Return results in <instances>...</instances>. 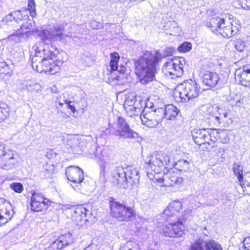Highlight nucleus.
I'll return each instance as SVG.
<instances>
[{
	"label": "nucleus",
	"instance_id": "obj_13",
	"mask_svg": "<svg viewBox=\"0 0 250 250\" xmlns=\"http://www.w3.org/2000/svg\"><path fill=\"white\" fill-rule=\"evenodd\" d=\"M157 181L158 183L163 184L162 186L164 187H169L181 184L183 179L179 177L177 173L174 172L172 169H170L167 172L164 174L162 178H159Z\"/></svg>",
	"mask_w": 250,
	"mask_h": 250
},
{
	"label": "nucleus",
	"instance_id": "obj_2",
	"mask_svg": "<svg viewBox=\"0 0 250 250\" xmlns=\"http://www.w3.org/2000/svg\"><path fill=\"white\" fill-rule=\"evenodd\" d=\"M162 58L158 51L154 54L146 51L135 62V73L141 83L145 84L153 80L156 71V65Z\"/></svg>",
	"mask_w": 250,
	"mask_h": 250
},
{
	"label": "nucleus",
	"instance_id": "obj_19",
	"mask_svg": "<svg viewBox=\"0 0 250 250\" xmlns=\"http://www.w3.org/2000/svg\"><path fill=\"white\" fill-rule=\"evenodd\" d=\"M17 162L12 151L8 150L0 157V168L4 170L13 168Z\"/></svg>",
	"mask_w": 250,
	"mask_h": 250
},
{
	"label": "nucleus",
	"instance_id": "obj_53",
	"mask_svg": "<svg viewBox=\"0 0 250 250\" xmlns=\"http://www.w3.org/2000/svg\"><path fill=\"white\" fill-rule=\"evenodd\" d=\"M50 90L52 93H58V89L55 85H53L50 88Z\"/></svg>",
	"mask_w": 250,
	"mask_h": 250
},
{
	"label": "nucleus",
	"instance_id": "obj_55",
	"mask_svg": "<svg viewBox=\"0 0 250 250\" xmlns=\"http://www.w3.org/2000/svg\"><path fill=\"white\" fill-rule=\"evenodd\" d=\"M68 104L69 108L71 110V111L73 112H74L75 110V107H74V106L73 105H72L70 104V101H68Z\"/></svg>",
	"mask_w": 250,
	"mask_h": 250
},
{
	"label": "nucleus",
	"instance_id": "obj_37",
	"mask_svg": "<svg viewBox=\"0 0 250 250\" xmlns=\"http://www.w3.org/2000/svg\"><path fill=\"white\" fill-rule=\"evenodd\" d=\"M119 59V56L117 53L114 52L111 54L110 67L112 70L115 71L117 69Z\"/></svg>",
	"mask_w": 250,
	"mask_h": 250
},
{
	"label": "nucleus",
	"instance_id": "obj_8",
	"mask_svg": "<svg viewBox=\"0 0 250 250\" xmlns=\"http://www.w3.org/2000/svg\"><path fill=\"white\" fill-rule=\"evenodd\" d=\"M170 159L166 154L157 153L154 155L147 156L145 160V163L148 168L156 173H159L162 167L169 163Z\"/></svg>",
	"mask_w": 250,
	"mask_h": 250
},
{
	"label": "nucleus",
	"instance_id": "obj_51",
	"mask_svg": "<svg viewBox=\"0 0 250 250\" xmlns=\"http://www.w3.org/2000/svg\"><path fill=\"white\" fill-rule=\"evenodd\" d=\"M83 250H98V247L94 244L89 245L87 247Z\"/></svg>",
	"mask_w": 250,
	"mask_h": 250
},
{
	"label": "nucleus",
	"instance_id": "obj_6",
	"mask_svg": "<svg viewBox=\"0 0 250 250\" xmlns=\"http://www.w3.org/2000/svg\"><path fill=\"white\" fill-rule=\"evenodd\" d=\"M179 96L184 102L195 99L201 93V87L194 80H189L185 82L179 86Z\"/></svg>",
	"mask_w": 250,
	"mask_h": 250
},
{
	"label": "nucleus",
	"instance_id": "obj_40",
	"mask_svg": "<svg viewBox=\"0 0 250 250\" xmlns=\"http://www.w3.org/2000/svg\"><path fill=\"white\" fill-rule=\"evenodd\" d=\"M234 46L237 51L242 52L246 46V42L241 39H238L234 41Z\"/></svg>",
	"mask_w": 250,
	"mask_h": 250
},
{
	"label": "nucleus",
	"instance_id": "obj_1",
	"mask_svg": "<svg viewBox=\"0 0 250 250\" xmlns=\"http://www.w3.org/2000/svg\"><path fill=\"white\" fill-rule=\"evenodd\" d=\"M44 40V42H39L36 44L34 48L35 50V55L32 61V66L33 69L39 73L48 72L51 74H55L60 70V65L62 61H53L54 58L57 57L58 51H54L52 46L43 45L47 43Z\"/></svg>",
	"mask_w": 250,
	"mask_h": 250
},
{
	"label": "nucleus",
	"instance_id": "obj_58",
	"mask_svg": "<svg viewBox=\"0 0 250 250\" xmlns=\"http://www.w3.org/2000/svg\"><path fill=\"white\" fill-rule=\"evenodd\" d=\"M223 115H224V117L225 118H226V117H227V112L223 114Z\"/></svg>",
	"mask_w": 250,
	"mask_h": 250
},
{
	"label": "nucleus",
	"instance_id": "obj_39",
	"mask_svg": "<svg viewBox=\"0 0 250 250\" xmlns=\"http://www.w3.org/2000/svg\"><path fill=\"white\" fill-rule=\"evenodd\" d=\"M170 209L172 210V213L179 212L182 207V203L179 201H175L169 206Z\"/></svg>",
	"mask_w": 250,
	"mask_h": 250
},
{
	"label": "nucleus",
	"instance_id": "obj_25",
	"mask_svg": "<svg viewBox=\"0 0 250 250\" xmlns=\"http://www.w3.org/2000/svg\"><path fill=\"white\" fill-rule=\"evenodd\" d=\"M238 30V27L234 26L229 21L226 22V24L222 25L219 30L218 34L224 37L230 38L236 34Z\"/></svg>",
	"mask_w": 250,
	"mask_h": 250
},
{
	"label": "nucleus",
	"instance_id": "obj_15",
	"mask_svg": "<svg viewBox=\"0 0 250 250\" xmlns=\"http://www.w3.org/2000/svg\"><path fill=\"white\" fill-rule=\"evenodd\" d=\"M13 216L11 205L3 198H0V224H6Z\"/></svg>",
	"mask_w": 250,
	"mask_h": 250
},
{
	"label": "nucleus",
	"instance_id": "obj_44",
	"mask_svg": "<svg viewBox=\"0 0 250 250\" xmlns=\"http://www.w3.org/2000/svg\"><path fill=\"white\" fill-rule=\"evenodd\" d=\"M192 213V211L191 209L187 208L182 212V216L180 217L181 219L186 221L188 218L189 217L191 216Z\"/></svg>",
	"mask_w": 250,
	"mask_h": 250
},
{
	"label": "nucleus",
	"instance_id": "obj_23",
	"mask_svg": "<svg viewBox=\"0 0 250 250\" xmlns=\"http://www.w3.org/2000/svg\"><path fill=\"white\" fill-rule=\"evenodd\" d=\"M202 81L205 85L209 87H214L218 83L219 77L216 72L206 71L202 75Z\"/></svg>",
	"mask_w": 250,
	"mask_h": 250
},
{
	"label": "nucleus",
	"instance_id": "obj_46",
	"mask_svg": "<svg viewBox=\"0 0 250 250\" xmlns=\"http://www.w3.org/2000/svg\"><path fill=\"white\" fill-rule=\"evenodd\" d=\"M231 106L233 107H240L243 104V100L240 99L236 101H232L230 103Z\"/></svg>",
	"mask_w": 250,
	"mask_h": 250
},
{
	"label": "nucleus",
	"instance_id": "obj_3",
	"mask_svg": "<svg viewBox=\"0 0 250 250\" xmlns=\"http://www.w3.org/2000/svg\"><path fill=\"white\" fill-rule=\"evenodd\" d=\"M28 9H25L22 10H17L11 12L5 16L1 21L0 26L4 25L8 30H15L19 22L23 20H27L29 18L28 11L31 16L35 17L37 14L36 12V4L34 0H27Z\"/></svg>",
	"mask_w": 250,
	"mask_h": 250
},
{
	"label": "nucleus",
	"instance_id": "obj_17",
	"mask_svg": "<svg viewBox=\"0 0 250 250\" xmlns=\"http://www.w3.org/2000/svg\"><path fill=\"white\" fill-rule=\"evenodd\" d=\"M63 29L64 26L63 25L58 23L55 24L52 28H50L49 30H45L43 31V33L46 36V39H43V41L40 42H44V41L46 40V42H48V44L45 43L43 45H49V43L51 42L50 39H53L56 37H59L60 39H62L63 35Z\"/></svg>",
	"mask_w": 250,
	"mask_h": 250
},
{
	"label": "nucleus",
	"instance_id": "obj_12",
	"mask_svg": "<svg viewBox=\"0 0 250 250\" xmlns=\"http://www.w3.org/2000/svg\"><path fill=\"white\" fill-rule=\"evenodd\" d=\"M66 174L68 180L77 184L76 187H73L75 190H77V189L80 190L79 187L83 180V170L78 167L71 166L66 169Z\"/></svg>",
	"mask_w": 250,
	"mask_h": 250
},
{
	"label": "nucleus",
	"instance_id": "obj_9",
	"mask_svg": "<svg viewBox=\"0 0 250 250\" xmlns=\"http://www.w3.org/2000/svg\"><path fill=\"white\" fill-rule=\"evenodd\" d=\"M192 136L194 142L198 145L204 144L210 145L217 140L214 131L211 129H194L192 131Z\"/></svg>",
	"mask_w": 250,
	"mask_h": 250
},
{
	"label": "nucleus",
	"instance_id": "obj_32",
	"mask_svg": "<svg viewBox=\"0 0 250 250\" xmlns=\"http://www.w3.org/2000/svg\"><path fill=\"white\" fill-rule=\"evenodd\" d=\"M89 210L83 205L78 206L75 210L74 214L76 217H79L80 220H82L83 219H84L85 221H87V219L85 218L86 216L87 212H89Z\"/></svg>",
	"mask_w": 250,
	"mask_h": 250
},
{
	"label": "nucleus",
	"instance_id": "obj_48",
	"mask_svg": "<svg viewBox=\"0 0 250 250\" xmlns=\"http://www.w3.org/2000/svg\"><path fill=\"white\" fill-rule=\"evenodd\" d=\"M243 244L245 249L250 248V237L245 238L243 242Z\"/></svg>",
	"mask_w": 250,
	"mask_h": 250
},
{
	"label": "nucleus",
	"instance_id": "obj_59",
	"mask_svg": "<svg viewBox=\"0 0 250 250\" xmlns=\"http://www.w3.org/2000/svg\"><path fill=\"white\" fill-rule=\"evenodd\" d=\"M59 104H60V105H62L63 104L60 102V103H59Z\"/></svg>",
	"mask_w": 250,
	"mask_h": 250
},
{
	"label": "nucleus",
	"instance_id": "obj_38",
	"mask_svg": "<svg viewBox=\"0 0 250 250\" xmlns=\"http://www.w3.org/2000/svg\"><path fill=\"white\" fill-rule=\"evenodd\" d=\"M192 47V45L190 42H185L179 46L178 50L180 52L186 53L190 51Z\"/></svg>",
	"mask_w": 250,
	"mask_h": 250
},
{
	"label": "nucleus",
	"instance_id": "obj_18",
	"mask_svg": "<svg viewBox=\"0 0 250 250\" xmlns=\"http://www.w3.org/2000/svg\"><path fill=\"white\" fill-rule=\"evenodd\" d=\"M127 171V168H125V167H116L112 174L113 182L116 185H121L123 188H125V185H127L126 177Z\"/></svg>",
	"mask_w": 250,
	"mask_h": 250
},
{
	"label": "nucleus",
	"instance_id": "obj_28",
	"mask_svg": "<svg viewBox=\"0 0 250 250\" xmlns=\"http://www.w3.org/2000/svg\"><path fill=\"white\" fill-rule=\"evenodd\" d=\"M32 25L30 22L26 21L21 25L20 29L16 30L15 28L14 30V32L8 36V39H10L13 36L19 37L23 34L28 33L32 29Z\"/></svg>",
	"mask_w": 250,
	"mask_h": 250
},
{
	"label": "nucleus",
	"instance_id": "obj_52",
	"mask_svg": "<svg viewBox=\"0 0 250 250\" xmlns=\"http://www.w3.org/2000/svg\"><path fill=\"white\" fill-rule=\"evenodd\" d=\"M6 151H5V145L2 143H0V157Z\"/></svg>",
	"mask_w": 250,
	"mask_h": 250
},
{
	"label": "nucleus",
	"instance_id": "obj_30",
	"mask_svg": "<svg viewBox=\"0 0 250 250\" xmlns=\"http://www.w3.org/2000/svg\"><path fill=\"white\" fill-rule=\"evenodd\" d=\"M179 27L175 21H168L164 26V31L168 34L172 35L177 32Z\"/></svg>",
	"mask_w": 250,
	"mask_h": 250
},
{
	"label": "nucleus",
	"instance_id": "obj_57",
	"mask_svg": "<svg viewBox=\"0 0 250 250\" xmlns=\"http://www.w3.org/2000/svg\"><path fill=\"white\" fill-rule=\"evenodd\" d=\"M66 36L70 37H71V38L73 37L72 33H69L68 35H66Z\"/></svg>",
	"mask_w": 250,
	"mask_h": 250
},
{
	"label": "nucleus",
	"instance_id": "obj_27",
	"mask_svg": "<svg viewBox=\"0 0 250 250\" xmlns=\"http://www.w3.org/2000/svg\"><path fill=\"white\" fill-rule=\"evenodd\" d=\"M179 110L173 104H168L164 109V117L167 120H172L177 116Z\"/></svg>",
	"mask_w": 250,
	"mask_h": 250
},
{
	"label": "nucleus",
	"instance_id": "obj_26",
	"mask_svg": "<svg viewBox=\"0 0 250 250\" xmlns=\"http://www.w3.org/2000/svg\"><path fill=\"white\" fill-rule=\"evenodd\" d=\"M13 65L11 66L7 62L0 63V78L3 79L9 78L13 74Z\"/></svg>",
	"mask_w": 250,
	"mask_h": 250
},
{
	"label": "nucleus",
	"instance_id": "obj_43",
	"mask_svg": "<svg viewBox=\"0 0 250 250\" xmlns=\"http://www.w3.org/2000/svg\"><path fill=\"white\" fill-rule=\"evenodd\" d=\"M242 188L250 189V175L247 174L245 175V179L243 180V182L240 184Z\"/></svg>",
	"mask_w": 250,
	"mask_h": 250
},
{
	"label": "nucleus",
	"instance_id": "obj_33",
	"mask_svg": "<svg viewBox=\"0 0 250 250\" xmlns=\"http://www.w3.org/2000/svg\"><path fill=\"white\" fill-rule=\"evenodd\" d=\"M173 232L175 235L173 237H182L185 235V227L181 222L173 223Z\"/></svg>",
	"mask_w": 250,
	"mask_h": 250
},
{
	"label": "nucleus",
	"instance_id": "obj_31",
	"mask_svg": "<svg viewBox=\"0 0 250 250\" xmlns=\"http://www.w3.org/2000/svg\"><path fill=\"white\" fill-rule=\"evenodd\" d=\"M243 167L239 163H234L232 166V170L234 174L237 176L240 184H241L243 180Z\"/></svg>",
	"mask_w": 250,
	"mask_h": 250
},
{
	"label": "nucleus",
	"instance_id": "obj_42",
	"mask_svg": "<svg viewBox=\"0 0 250 250\" xmlns=\"http://www.w3.org/2000/svg\"><path fill=\"white\" fill-rule=\"evenodd\" d=\"M122 250H137V245L133 242H127L122 247Z\"/></svg>",
	"mask_w": 250,
	"mask_h": 250
},
{
	"label": "nucleus",
	"instance_id": "obj_7",
	"mask_svg": "<svg viewBox=\"0 0 250 250\" xmlns=\"http://www.w3.org/2000/svg\"><path fill=\"white\" fill-rule=\"evenodd\" d=\"M117 129H113L111 134L124 139H136L139 137V134L131 129L126 120L119 117L116 123Z\"/></svg>",
	"mask_w": 250,
	"mask_h": 250
},
{
	"label": "nucleus",
	"instance_id": "obj_11",
	"mask_svg": "<svg viewBox=\"0 0 250 250\" xmlns=\"http://www.w3.org/2000/svg\"><path fill=\"white\" fill-rule=\"evenodd\" d=\"M146 105V101L143 100H137L134 97L126 99L124 104V108L127 113L130 116H138L142 111L144 106Z\"/></svg>",
	"mask_w": 250,
	"mask_h": 250
},
{
	"label": "nucleus",
	"instance_id": "obj_49",
	"mask_svg": "<svg viewBox=\"0 0 250 250\" xmlns=\"http://www.w3.org/2000/svg\"><path fill=\"white\" fill-rule=\"evenodd\" d=\"M174 213H172V210L170 209V207H167L164 211V214L167 216H171Z\"/></svg>",
	"mask_w": 250,
	"mask_h": 250
},
{
	"label": "nucleus",
	"instance_id": "obj_35",
	"mask_svg": "<svg viewBox=\"0 0 250 250\" xmlns=\"http://www.w3.org/2000/svg\"><path fill=\"white\" fill-rule=\"evenodd\" d=\"M9 113V108L8 105L3 103L0 102V122L4 121Z\"/></svg>",
	"mask_w": 250,
	"mask_h": 250
},
{
	"label": "nucleus",
	"instance_id": "obj_41",
	"mask_svg": "<svg viewBox=\"0 0 250 250\" xmlns=\"http://www.w3.org/2000/svg\"><path fill=\"white\" fill-rule=\"evenodd\" d=\"M10 188L17 193H21L23 190V186L21 183H13L10 185Z\"/></svg>",
	"mask_w": 250,
	"mask_h": 250
},
{
	"label": "nucleus",
	"instance_id": "obj_34",
	"mask_svg": "<svg viewBox=\"0 0 250 250\" xmlns=\"http://www.w3.org/2000/svg\"><path fill=\"white\" fill-rule=\"evenodd\" d=\"M216 109L212 106H209L207 108L205 113V117L208 119H210L212 121L216 120L219 121V118L216 115Z\"/></svg>",
	"mask_w": 250,
	"mask_h": 250
},
{
	"label": "nucleus",
	"instance_id": "obj_10",
	"mask_svg": "<svg viewBox=\"0 0 250 250\" xmlns=\"http://www.w3.org/2000/svg\"><path fill=\"white\" fill-rule=\"evenodd\" d=\"M183 62H185L183 59L170 60L164 64L163 70L172 79L180 77L184 73Z\"/></svg>",
	"mask_w": 250,
	"mask_h": 250
},
{
	"label": "nucleus",
	"instance_id": "obj_21",
	"mask_svg": "<svg viewBox=\"0 0 250 250\" xmlns=\"http://www.w3.org/2000/svg\"><path fill=\"white\" fill-rule=\"evenodd\" d=\"M235 79L238 83L250 88V69L244 67L235 72Z\"/></svg>",
	"mask_w": 250,
	"mask_h": 250
},
{
	"label": "nucleus",
	"instance_id": "obj_4",
	"mask_svg": "<svg viewBox=\"0 0 250 250\" xmlns=\"http://www.w3.org/2000/svg\"><path fill=\"white\" fill-rule=\"evenodd\" d=\"M139 115L144 125L148 127H156L164 118V109H155L153 105L148 106L146 103V105Z\"/></svg>",
	"mask_w": 250,
	"mask_h": 250
},
{
	"label": "nucleus",
	"instance_id": "obj_5",
	"mask_svg": "<svg viewBox=\"0 0 250 250\" xmlns=\"http://www.w3.org/2000/svg\"><path fill=\"white\" fill-rule=\"evenodd\" d=\"M110 208L112 216L119 221L130 220L135 214L132 208L113 200L110 201Z\"/></svg>",
	"mask_w": 250,
	"mask_h": 250
},
{
	"label": "nucleus",
	"instance_id": "obj_16",
	"mask_svg": "<svg viewBox=\"0 0 250 250\" xmlns=\"http://www.w3.org/2000/svg\"><path fill=\"white\" fill-rule=\"evenodd\" d=\"M41 193L34 192L31 199V209L34 211H41L46 210L48 203Z\"/></svg>",
	"mask_w": 250,
	"mask_h": 250
},
{
	"label": "nucleus",
	"instance_id": "obj_22",
	"mask_svg": "<svg viewBox=\"0 0 250 250\" xmlns=\"http://www.w3.org/2000/svg\"><path fill=\"white\" fill-rule=\"evenodd\" d=\"M73 239L70 233H67L60 236L50 244V248L52 250H58L62 249L73 243Z\"/></svg>",
	"mask_w": 250,
	"mask_h": 250
},
{
	"label": "nucleus",
	"instance_id": "obj_24",
	"mask_svg": "<svg viewBox=\"0 0 250 250\" xmlns=\"http://www.w3.org/2000/svg\"><path fill=\"white\" fill-rule=\"evenodd\" d=\"M226 24V21L223 18L219 17H215L211 18L209 21L207 23L208 27L212 31L215 33L218 34L219 30L222 25Z\"/></svg>",
	"mask_w": 250,
	"mask_h": 250
},
{
	"label": "nucleus",
	"instance_id": "obj_36",
	"mask_svg": "<svg viewBox=\"0 0 250 250\" xmlns=\"http://www.w3.org/2000/svg\"><path fill=\"white\" fill-rule=\"evenodd\" d=\"M173 223L169 224L167 225H163L162 231L161 233H163L166 236L173 237L175 235V233L173 232Z\"/></svg>",
	"mask_w": 250,
	"mask_h": 250
},
{
	"label": "nucleus",
	"instance_id": "obj_20",
	"mask_svg": "<svg viewBox=\"0 0 250 250\" xmlns=\"http://www.w3.org/2000/svg\"><path fill=\"white\" fill-rule=\"evenodd\" d=\"M127 171L126 172L127 185L125 189H133L138 186L139 183L140 176L138 171L135 168L126 167Z\"/></svg>",
	"mask_w": 250,
	"mask_h": 250
},
{
	"label": "nucleus",
	"instance_id": "obj_29",
	"mask_svg": "<svg viewBox=\"0 0 250 250\" xmlns=\"http://www.w3.org/2000/svg\"><path fill=\"white\" fill-rule=\"evenodd\" d=\"M190 166V162L184 159L179 160L174 165V167L181 172L188 171Z\"/></svg>",
	"mask_w": 250,
	"mask_h": 250
},
{
	"label": "nucleus",
	"instance_id": "obj_14",
	"mask_svg": "<svg viewBox=\"0 0 250 250\" xmlns=\"http://www.w3.org/2000/svg\"><path fill=\"white\" fill-rule=\"evenodd\" d=\"M190 250H223L221 246L214 240H196L191 245Z\"/></svg>",
	"mask_w": 250,
	"mask_h": 250
},
{
	"label": "nucleus",
	"instance_id": "obj_54",
	"mask_svg": "<svg viewBox=\"0 0 250 250\" xmlns=\"http://www.w3.org/2000/svg\"><path fill=\"white\" fill-rule=\"evenodd\" d=\"M225 152V148L224 147H219L218 150V153L223 155Z\"/></svg>",
	"mask_w": 250,
	"mask_h": 250
},
{
	"label": "nucleus",
	"instance_id": "obj_50",
	"mask_svg": "<svg viewBox=\"0 0 250 250\" xmlns=\"http://www.w3.org/2000/svg\"><path fill=\"white\" fill-rule=\"evenodd\" d=\"M174 49L172 47H167L165 49V56L171 55L173 52Z\"/></svg>",
	"mask_w": 250,
	"mask_h": 250
},
{
	"label": "nucleus",
	"instance_id": "obj_47",
	"mask_svg": "<svg viewBox=\"0 0 250 250\" xmlns=\"http://www.w3.org/2000/svg\"><path fill=\"white\" fill-rule=\"evenodd\" d=\"M41 85L38 83H34L33 85H30L28 87V90L31 92L38 91L40 90Z\"/></svg>",
	"mask_w": 250,
	"mask_h": 250
},
{
	"label": "nucleus",
	"instance_id": "obj_60",
	"mask_svg": "<svg viewBox=\"0 0 250 250\" xmlns=\"http://www.w3.org/2000/svg\"><path fill=\"white\" fill-rule=\"evenodd\" d=\"M246 250H250V248H249V249H245Z\"/></svg>",
	"mask_w": 250,
	"mask_h": 250
},
{
	"label": "nucleus",
	"instance_id": "obj_56",
	"mask_svg": "<svg viewBox=\"0 0 250 250\" xmlns=\"http://www.w3.org/2000/svg\"><path fill=\"white\" fill-rule=\"evenodd\" d=\"M113 3L120 2L125 3L126 0H111Z\"/></svg>",
	"mask_w": 250,
	"mask_h": 250
},
{
	"label": "nucleus",
	"instance_id": "obj_45",
	"mask_svg": "<svg viewBox=\"0 0 250 250\" xmlns=\"http://www.w3.org/2000/svg\"><path fill=\"white\" fill-rule=\"evenodd\" d=\"M239 3L243 9H250V0H239Z\"/></svg>",
	"mask_w": 250,
	"mask_h": 250
}]
</instances>
